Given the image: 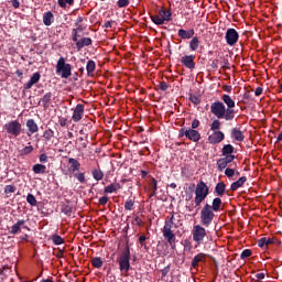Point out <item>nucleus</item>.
<instances>
[{
    "instance_id": "c85d7f7f",
    "label": "nucleus",
    "mask_w": 282,
    "mask_h": 282,
    "mask_svg": "<svg viewBox=\"0 0 282 282\" xmlns=\"http://www.w3.org/2000/svg\"><path fill=\"white\" fill-rule=\"evenodd\" d=\"M224 138H226L224 132H221V131H214V133H213V142H214V144H219V142H221L224 140Z\"/></svg>"
},
{
    "instance_id": "7ed1b4c3",
    "label": "nucleus",
    "mask_w": 282,
    "mask_h": 282,
    "mask_svg": "<svg viewBox=\"0 0 282 282\" xmlns=\"http://www.w3.org/2000/svg\"><path fill=\"white\" fill-rule=\"evenodd\" d=\"M131 253L129 251V248H126L121 254L118 258V263H119V270L127 276L129 274V270H131Z\"/></svg>"
},
{
    "instance_id": "680f3d73",
    "label": "nucleus",
    "mask_w": 282,
    "mask_h": 282,
    "mask_svg": "<svg viewBox=\"0 0 282 282\" xmlns=\"http://www.w3.org/2000/svg\"><path fill=\"white\" fill-rule=\"evenodd\" d=\"M197 127H199V120L194 119L192 122V129L195 130V129H197Z\"/></svg>"
},
{
    "instance_id": "423d86ee",
    "label": "nucleus",
    "mask_w": 282,
    "mask_h": 282,
    "mask_svg": "<svg viewBox=\"0 0 282 282\" xmlns=\"http://www.w3.org/2000/svg\"><path fill=\"white\" fill-rule=\"evenodd\" d=\"M4 129L9 135L18 138V135H21L22 126L21 122H19V120H13L6 123Z\"/></svg>"
},
{
    "instance_id": "4c0bfd02",
    "label": "nucleus",
    "mask_w": 282,
    "mask_h": 282,
    "mask_svg": "<svg viewBox=\"0 0 282 282\" xmlns=\"http://www.w3.org/2000/svg\"><path fill=\"white\" fill-rule=\"evenodd\" d=\"M202 261H204V254L195 256L192 262V268H197Z\"/></svg>"
},
{
    "instance_id": "603ef678",
    "label": "nucleus",
    "mask_w": 282,
    "mask_h": 282,
    "mask_svg": "<svg viewBox=\"0 0 282 282\" xmlns=\"http://www.w3.org/2000/svg\"><path fill=\"white\" fill-rule=\"evenodd\" d=\"M129 0H118L117 6L118 8H127L129 6Z\"/></svg>"
},
{
    "instance_id": "338daca9",
    "label": "nucleus",
    "mask_w": 282,
    "mask_h": 282,
    "mask_svg": "<svg viewBox=\"0 0 282 282\" xmlns=\"http://www.w3.org/2000/svg\"><path fill=\"white\" fill-rule=\"evenodd\" d=\"M144 241H147V236H140L139 242L141 246H144Z\"/></svg>"
},
{
    "instance_id": "c756f323",
    "label": "nucleus",
    "mask_w": 282,
    "mask_h": 282,
    "mask_svg": "<svg viewBox=\"0 0 282 282\" xmlns=\"http://www.w3.org/2000/svg\"><path fill=\"white\" fill-rule=\"evenodd\" d=\"M41 102L43 105V107L45 109H47V107H50V102H52V93H46L42 99H41Z\"/></svg>"
},
{
    "instance_id": "f704fd0d",
    "label": "nucleus",
    "mask_w": 282,
    "mask_h": 282,
    "mask_svg": "<svg viewBox=\"0 0 282 282\" xmlns=\"http://www.w3.org/2000/svg\"><path fill=\"white\" fill-rule=\"evenodd\" d=\"M93 177L97 182H100V180H102V177H105V173H102L100 169L94 170L93 171Z\"/></svg>"
},
{
    "instance_id": "a878e982",
    "label": "nucleus",
    "mask_w": 282,
    "mask_h": 282,
    "mask_svg": "<svg viewBox=\"0 0 282 282\" xmlns=\"http://www.w3.org/2000/svg\"><path fill=\"white\" fill-rule=\"evenodd\" d=\"M173 13H171L170 10H166L164 8H161L159 10V17L162 18L163 21H171V17H172Z\"/></svg>"
},
{
    "instance_id": "a19ab883",
    "label": "nucleus",
    "mask_w": 282,
    "mask_h": 282,
    "mask_svg": "<svg viewBox=\"0 0 282 282\" xmlns=\"http://www.w3.org/2000/svg\"><path fill=\"white\" fill-rule=\"evenodd\" d=\"M91 265H94L97 269H100L102 267V259L100 257L94 258L91 260Z\"/></svg>"
},
{
    "instance_id": "79ce46f5",
    "label": "nucleus",
    "mask_w": 282,
    "mask_h": 282,
    "mask_svg": "<svg viewBox=\"0 0 282 282\" xmlns=\"http://www.w3.org/2000/svg\"><path fill=\"white\" fill-rule=\"evenodd\" d=\"M59 8H67V6H74V0H58Z\"/></svg>"
},
{
    "instance_id": "774afa93",
    "label": "nucleus",
    "mask_w": 282,
    "mask_h": 282,
    "mask_svg": "<svg viewBox=\"0 0 282 282\" xmlns=\"http://www.w3.org/2000/svg\"><path fill=\"white\" fill-rule=\"evenodd\" d=\"M256 278L259 279V281L265 279V273H257Z\"/></svg>"
},
{
    "instance_id": "f3484780",
    "label": "nucleus",
    "mask_w": 282,
    "mask_h": 282,
    "mask_svg": "<svg viewBox=\"0 0 282 282\" xmlns=\"http://www.w3.org/2000/svg\"><path fill=\"white\" fill-rule=\"evenodd\" d=\"M39 80H41V73H34L31 79L26 83L25 89H32V87H34Z\"/></svg>"
},
{
    "instance_id": "412c9836",
    "label": "nucleus",
    "mask_w": 282,
    "mask_h": 282,
    "mask_svg": "<svg viewBox=\"0 0 282 282\" xmlns=\"http://www.w3.org/2000/svg\"><path fill=\"white\" fill-rule=\"evenodd\" d=\"M43 23L46 26H50L52 23H54V14L51 11H47L43 14Z\"/></svg>"
},
{
    "instance_id": "6ab92c4d",
    "label": "nucleus",
    "mask_w": 282,
    "mask_h": 282,
    "mask_svg": "<svg viewBox=\"0 0 282 282\" xmlns=\"http://www.w3.org/2000/svg\"><path fill=\"white\" fill-rule=\"evenodd\" d=\"M89 45H91V39L90 37H84V39L77 41V43H76V47L79 52H80V50H83V47H87Z\"/></svg>"
},
{
    "instance_id": "2eb2a0df",
    "label": "nucleus",
    "mask_w": 282,
    "mask_h": 282,
    "mask_svg": "<svg viewBox=\"0 0 282 282\" xmlns=\"http://www.w3.org/2000/svg\"><path fill=\"white\" fill-rule=\"evenodd\" d=\"M120 188H122V185H120V183H111L110 185H108L104 188V193L106 195H109L111 193H118V191H120Z\"/></svg>"
},
{
    "instance_id": "f257e3e1",
    "label": "nucleus",
    "mask_w": 282,
    "mask_h": 282,
    "mask_svg": "<svg viewBox=\"0 0 282 282\" xmlns=\"http://www.w3.org/2000/svg\"><path fill=\"white\" fill-rule=\"evenodd\" d=\"M182 226V221L180 220V216H175L174 213H171L166 218L164 226L162 228V234L164 239H166L170 246L175 243V230Z\"/></svg>"
},
{
    "instance_id": "72a5a7b5",
    "label": "nucleus",
    "mask_w": 282,
    "mask_h": 282,
    "mask_svg": "<svg viewBox=\"0 0 282 282\" xmlns=\"http://www.w3.org/2000/svg\"><path fill=\"white\" fill-rule=\"evenodd\" d=\"M232 153H235V147L230 145V144H226L223 148V155H232Z\"/></svg>"
},
{
    "instance_id": "bb28decb",
    "label": "nucleus",
    "mask_w": 282,
    "mask_h": 282,
    "mask_svg": "<svg viewBox=\"0 0 282 282\" xmlns=\"http://www.w3.org/2000/svg\"><path fill=\"white\" fill-rule=\"evenodd\" d=\"M213 210L215 213L224 210V203H221V198L217 197L213 199Z\"/></svg>"
},
{
    "instance_id": "aec40b11",
    "label": "nucleus",
    "mask_w": 282,
    "mask_h": 282,
    "mask_svg": "<svg viewBox=\"0 0 282 282\" xmlns=\"http://www.w3.org/2000/svg\"><path fill=\"white\" fill-rule=\"evenodd\" d=\"M68 164L70 173H76V171H80V162L76 159H68Z\"/></svg>"
},
{
    "instance_id": "864d4df0",
    "label": "nucleus",
    "mask_w": 282,
    "mask_h": 282,
    "mask_svg": "<svg viewBox=\"0 0 282 282\" xmlns=\"http://www.w3.org/2000/svg\"><path fill=\"white\" fill-rule=\"evenodd\" d=\"M241 259H248V257H252V251L250 249H246L241 253Z\"/></svg>"
},
{
    "instance_id": "9d476101",
    "label": "nucleus",
    "mask_w": 282,
    "mask_h": 282,
    "mask_svg": "<svg viewBox=\"0 0 282 282\" xmlns=\"http://www.w3.org/2000/svg\"><path fill=\"white\" fill-rule=\"evenodd\" d=\"M226 43L227 45H230V47L237 45L239 43V32L235 29H228L225 34Z\"/></svg>"
},
{
    "instance_id": "0e129e2a",
    "label": "nucleus",
    "mask_w": 282,
    "mask_h": 282,
    "mask_svg": "<svg viewBox=\"0 0 282 282\" xmlns=\"http://www.w3.org/2000/svg\"><path fill=\"white\" fill-rule=\"evenodd\" d=\"M40 162H43V163L47 162V154H41Z\"/></svg>"
},
{
    "instance_id": "39448f33",
    "label": "nucleus",
    "mask_w": 282,
    "mask_h": 282,
    "mask_svg": "<svg viewBox=\"0 0 282 282\" xmlns=\"http://www.w3.org/2000/svg\"><path fill=\"white\" fill-rule=\"evenodd\" d=\"M195 195V204L196 206H199V204H202V202H204V199H206L208 196V186L205 185L204 182L198 183L196 186Z\"/></svg>"
},
{
    "instance_id": "c9c22d12",
    "label": "nucleus",
    "mask_w": 282,
    "mask_h": 282,
    "mask_svg": "<svg viewBox=\"0 0 282 282\" xmlns=\"http://www.w3.org/2000/svg\"><path fill=\"white\" fill-rule=\"evenodd\" d=\"M52 241L55 246H63V243H65V239H63V237H61L58 235H53Z\"/></svg>"
},
{
    "instance_id": "bf43d9fd",
    "label": "nucleus",
    "mask_w": 282,
    "mask_h": 282,
    "mask_svg": "<svg viewBox=\"0 0 282 282\" xmlns=\"http://www.w3.org/2000/svg\"><path fill=\"white\" fill-rule=\"evenodd\" d=\"M159 89H161V91H166V89H169V85L165 82H161L159 84Z\"/></svg>"
},
{
    "instance_id": "2f4dec72",
    "label": "nucleus",
    "mask_w": 282,
    "mask_h": 282,
    "mask_svg": "<svg viewBox=\"0 0 282 282\" xmlns=\"http://www.w3.org/2000/svg\"><path fill=\"white\" fill-rule=\"evenodd\" d=\"M271 243H274V241L272 240V238H261V239L258 241L259 248H263L264 246H271Z\"/></svg>"
},
{
    "instance_id": "1a4fd4ad",
    "label": "nucleus",
    "mask_w": 282,
    "mask_h": 282,
    "mask_svg": "<svg viewBox=\"0 0 282 282\" xmlns=\"http://www.w3.org/2000/svg\"><path fill=\"white\" fill-rule=\"evenodd\" d=\"M193 241L196 243H202L206 237V229L200 225H196L192 229Z\"/></svg>"
},
{
    "instance_id": "4d7b16f0",
    "label": "nucleus",
    "mask_w": 282,
    "mask_h": 282,
    "mask_svg": "<svg viewBox=\"0 0 282 282\" xmlns=\"http://www.w3.org/2000/svg\"><path fill=\"white\" fill-rule=\"evenodd\" d=\"M58 124H59L61 127H67V118L61 117V118L58 119Z\"/></svg>"
},
{
    "instance_id": "3c124183",
    "label": "nucleus",
    "mask_w": 282,
    "mask_h": 282,
    "mask_svg": "<svg viewBox=\"0 0 282 282\" xmlns=\"http://www.w3.org/2000/svg\"><path fill=\"white\" fill-rule=\"evenodd\" d=\"M44 138L45 140H52V138H54V131H52V129H48L44 132Z\"/></svg>"
},
{
    "instance_id": "5701e85b",
    "label": "nucleus",
    "mask_w": 282,
    "mask_h": 282,
    "mask_svg": "<svg viewBox=\"0 0 282 282\" xmlns=\"http://www.w3.org/2000/svg\"><path fill=\"white\" fill-rule=\"evenodd\" d=\"M221 100L227 106V109H235V100H232V97H230V95H223Z\"/></svg>"
},
{
    "instance_id": "58836bf2",
    "label": "nucleus",
    "mask_w": 282,
    "mask_h": 282,
    "mask_svg": "<svg viewBox=\"0 0 282 282\" xmlns=\"http://www.w3.org/2000/svg\"><path fill=\"white\" fill-rule=\"evenodd\" d=\"M45 171H46V167L43 164L37 163L33 166V172L36 174H41V173L43 174V173H45Z\"/></svg>"
},
{
    "instance_id": "49530a36",
    "label": "nucleus",
    "mask_w": 282,
    "mask_h": 282,
    "mask_svg": "<svg viewBox=\"0 0 282 282\" xmlns=\"http://www.w3.org/2000/svg\"><path fill=\"white\" fill-rule=\"evenodd\" d=\"M135 202H133V199H128L124 203V208L126 210H133V206H134Z\"/></svg>"
},
{
    "instance_id": "6e6552de",
    "label": "nucleus",
    "mask_w": 282,
    "mask_h": 282,
    "mask_svg": "<svg viewBox=\"0 0 282 282\" xmlns=\"http://www.w3.org/2000/svg\"><path fill=\"white\" fill-rule=\"evenodd\" d=\"M184 135L188 140H192V142H199V140L202 139V134H199V131L193 130V129H184V128H182L180 130V138H184Z\"/></svg>"
},
{
    "instance_id": "ea45409f",
    "label": "nucleus",
    "mask_w": 282,
    "mask_h": 282,
    "mask_svg": "<svg viewBox=\"0 0 282 282\" xmlns=\"http://www.w3.org/2000/svg\"><path fill=\"white\" fill-rule=\"evenodd\" d=\"M189 102H193V105H199V102H202V96L191 94Z\"/></svg>"
},
{
    "instance_id": "0eeeda50",
    "label": "nucleus",
    "mask_w": 282,
    "mask_h": 282,
    "mask_svg": "<svg viewBox=\"0 0 282 282\" xmlns=\"http://www.w3.org/2000/svg\"><path fill=\"white\" fill-rule=\"evenodd\" d=\"M200 221L203 226L213 224V206L206 204L200 210Z\"/></svg>"
},
{
    "instance_id": "9b49d317",
    "label": "nucleus",
    "mask_w": 282,
    "mask_h": 282,
    "mask_svg": "<svg viewBox=\"0 0 282 282\" xmlns=\"http://www.w3.org/2000/svg\"><path fill=\"white\" fill-rule=\"evenodd\" d=\"M83 116H85V106L82 104H78L73 110V116H72L73 122H80V120H83Z\"/></svg>"
},
{
    "instance_id": "de8ad7c7",
    "label": "nucleus",
    "mask_w": 282,
    "mask_h": 282,
    "mask_svg": "<svg viewBox=\"0 0 282 282\" xmlns=\"http://www.w3.org/2000/svg\"><path fill=\"white\" fill-rule=\"evenodd\" d=\"M75 177L78 180L80 184H85L87 182V180L85 178V173L83 172L75 174Z\"/></svg>"
},
{
    "instance_id": "f03ea898",
    "label": "nucleus",
    "mask_w": 282,
    "mask_h": 282,
    "mask_svg": "<svg viewBox=\"0 0 282 282\" xmlns=\"http://www.w3.org/2000/svg\"><path fill=\"white\" fill-rule=\"evenodd\" d=\"M213 115L216 116L218 120H235V109H226V105L221 101L213 104Z\"/></svg>"
},
{
    "instance_id": "6e6d98bb",
    "label": "nucleus",
    "mask_w": 282,
    "mask_h": 282,
    "mask_svg": "<svg viewBox=\"0 0 282 282\" xmlns=\"http://www.w3.org/2000/svg\"><path fill=\"white\" fill-rule=\"evenodd\" d=\"M78 30H80V28L73 30V41L75 43H78Z\"/></svg>"
},
{
    "instance_id": "c03bdc74",
    "label": "nucleus",
    "mask_w": 282,
    "mask_h": 282,
    "mask_svg": "<svg viewBox=\"0 0 282 282\" xmlns=\"http://www.w3.org/2000/svg\"><path fill=\"white\" fill-rule=\"evenodd\" d=\"M62 213H64V215H67L68 217L72 216V206L63 205L62 206Z\"/></svg>"
},
{
    "instance_id": "4468645a",
    "label": "nucleus",
    "mask_w": 282,
    "mask_h": 282,
    "mask_svg": "<svg viewBox=\"0 0 282 282\" xmlns=\"http://www.w3.org/2000/svg\"><path fill=\"white\" fill-rule=\"evenodd\" d=\"M231 138L234 140H237V142H243V140H246V135H243V131H241L239 128H234L231 130Z\"/></svg>"
},
{
    "instance_id": "37998d69",
    "label": "nucleus",
    "mask_w": 282,
    "mask_h": 282,
    "mask_svg": "<svg viewBox=\"0 0 282 282\" xmlns=\"http://www.w3.org/2000/svg\"><path fill=\"white\" fill-rule=\"evenodd\" d=\"M26 202H28V204H30V206H36V204H37L36 197H34L33 194H28Z\"/></svg>"
},
{
    "instance_id": "dca6fc26",
    "label": "nucleus",
    "mask_w": 282,
    "mask_h": 282,
    "mask_svg": "<svg viewBox=\"0 0 282 282\" xmlns=\"http://www.w3.org/2000/svg\"><path fill=\"white\" fill-rule=\"evenodd\" d=\"M26 127L29 129L28 135H32V133L39 132V124H36V121H34V119H29L26 121Z\"/></svg>"
},
{
    "instance_id": "a18cd8bd",
    "label": "nucleus",
    "mask_w": 282,
    "mask_h": 282,
    "mask_svg": "<svg viewBox=\"0 0 282 282\" xmlns=\"http://www.w3.org/2000/svg\"><path fill=\"white\" fill-rule=\"evenodd\" d=\"M34 151V147L28 145L21 151V155H30Z\"/></svg>"
},
{
    "instance_id": "20e7f679",
    "label": "nucleus",
    "mask_w": 282,
    "mask_h": 282,
    "mask_svg": "<svg viewBox=\"0 0 282 282\" xmlns=\"http://www.w3.org/2000/svg\"><path fill=\"white\" fill-rule=\"evenodd\" d=\"M56 74H61L62 78L72 76V64L65 62V57H59L56 64Z\"/></svg>"
},
{
    "instance_id": "b1692460",
    "label": "nucleus",
    "mask_w": 282,
    "mask_h": 282,
    "mask_svg": "<svg viewBox=\"0 0 282 282\" xmlns=\"http://www.w3.org/2000/svg\"><path fill=\"white\" fill-rule=\"evenodd\" d=\"M248 182V178L246 176L240 177L238 181L234 182L231 184V191H237V188H241Z\"/></svg>"
},
{
    "instance_id": "f8f14e48",
    "label": "nucleus",
    "mask_w": 282,
    "mask_h": 282,
    "mask_svg": "<svg viewBox=\"0 0 282 282\" xmlns=\"http://www.w3.org/2000/svg\"><path fill=\"white\" fill-rule=\"evenodd\" d=\"M181 63L187 67V69H195V56L185 55L181 58Z\"/></svg>"
},
{
    "instance_id": "13d9d810",
    "label": "nucleus",
    "mask_w": 282,
    "mask_h": 282,
    "mask_svg": "<svg viewBox=\"0 0 282 282\" xmlns=\"http://www.w3.org/2000/svg\"><path fill=\"white\" fill-rule=\"evenodd\" d=\"M109 202V197H107V196H104V197H100L99 198V204L101 205V206H107V203Z\"/></svg>"
},
{
    "instance_id": "a211bd4d",
    "label": "nucleus",
    "mask_w": 282,
    "mask_h": 282,
    "mask_svg": "<svg viewBox=\"0 0 282 282\" xmlns=\"http://www.w3.org/2000/svg\"><path fill=\"white\" fill-rule=\"evenodd\" d=\"M178 36L180 39H193V36H195V30L191 29L188 31L184 30V29H180L178 30Z\"/></svg>"
},
{
    "instance_id": "ddd939ff",
    "label": "nucleus",
    "mask_w": 282,
    "mask_h": 282,
    "mask_svg": "<svg viewBox=\"0 0 282 282\" xmlns=\"http://www.w3.org/2000/svg\"><path fill=\"white\" fill-rule=\"evenodd\" d=\"M232 160H235V155H227L226 158L220 159L217 162L218 171L226 169L228 166V164H230V162H232Z\"/></svg>"
},
{
    "instance_id": "4be33fe9",
    "label": "nucleus",
    "mask_w": 282,
    "mask_h": 282,
    "mask_svg": "<svg viewBox=\"0 0 282 282\" xmlns=\"http://www.w3.org/2000/svg\"><path fill=\"white\" fill-rule=\"evenodd\" d=\"M215 193L218 197H224L226 195V184L224 182H220L215 187Z\"/></svg>"
},
{
    "instance_id": "69168bd1",
    "label": "nucleus",
    "mask_w": 282,
    "mask_h": 282,
    "mask_svg": "<svg viewBox=\"0 0 282 282\" xmlns=\"http://www.w3.org/2000/svg\"><path fill=\"white\" fill-rule=\"evenodd\" d=\"M11 3L15 9L19 8V6H21V2H19V0H11Z\"/></svg>"
},
{
    "instance_id": "7c9ffc66",
    "label": "nucleus",
    "mask_w": 282,
    "mask_h": 282,
    "mask_svg": "<svg viewBox=\"0 0 282 282\" xmlns=\"http://www.w3.org/2000/svg\"><path fill=\"white\" fill-rule=\"evenodd\" d=\"M23 225H25V220H18L17 224L11 227V235H17Z\"/></svg>"
},
{
    "instance_id": "09e8293b",
    "label": "nucleus",
    "mask_w": 282,
    "mask_h": 282,
    "mask_svg": "<svg viewBox=\"0 0 282 282\" xmlns=\"http://www.w3.org/2000/svg\"><path fill=\"white\" fill-rule=\"evenodd\" d=\"M14 191H17V187H14V185H7L4 187L6 195H10V193H14Z\"/></svg>"
},
{
    "instance_id": "e2e57ef3",
    "label": "nucleus",
    "mask_w": 282,
    "mask_h": 282,
    "mask_svg": "<svg viewBox=\"0 0 282 282\" xmlns=\"http://www.w3.org/2000/svg\"><path fill=\"white\" fill-rule=\"evenodd\" d=\"M261 94H263V88H261V87L256 88L254 95L256 96H261Z\"/></svg>"
},
{
    "instance_id": "cd10ccee",
    "label": "nucleus",
    "mask_w": 282,
    "mask_h": 282,
    "mask_svg": "<svg viewBox=\"0 0 282 282\" xmlns=\"http://www.w3.org/2000/svg\"><path fill=\"white\" fill-rule=\"evenodd\" d=\"M87 76H94V72H96V62L89 59L86 65Z\"/></svg>"
},
{
    "instance_id": "393cba45",
    "label": "nucleus",
    "mask_w": 282,
    "mask_h": 282,
    "mask_svg": "<svg viewBox=\"0 0 282 282\" xmlns=\"http://www.w3.org/2000/svg\"><path fill=\"white\" fill-rule=\"evenodd\" d=\"M149 191L151 192L150 197H154L158 194V181L155 178L149 182Z\"/></svg>"
},
{
    "instance_id": "473e14b6",
    "label": "nucleus",
    "mask_w": 282,
    "mask_h": 282,
    "mask_svg": "<svg viewBox=\"0 0 282 282\" xmlns=\"http://www.w3.org/2000/svg\"><path fill=\"white\" fill-rule=\"evenodd\" d=\"M189 48L192 52H195L196 50L199 48V39L198 37H193L189 42Z\"/></svg>"
},
{
    "instance_id": "e433bc0d",
    "label": "nucleus",
    "mask_w": 282,
    "mask_h": 282,
    "mask_svg": "<svg viewBox=\"0 0 282 282\" xmlns=\"http://www.w3.org/2000/svg\"><path fill=\"white\" fill-rule=\"evenodd\" d=\"M151 21H153L155 25H164V20L161 18L160 13L151 15Z\"/></svg>"
},
{
    "instance_id": "8fccbe9b",
    "label": "nucleus",
    "mask_w": 282,
    "mask_h": 282,
    "mask_svg": "<svg viewBox=\"0 0 282 282\" xmlns=\"http://www.w3.org/2000/svg\"><path fill=\"white\" fill-rule=\"evenodd\" d=\"M225 175H226L227 177H235V169H232V167H227V169L225 170Z\"/></svg>"
},
{
    "instance_id": "5fc2aeb1",
    "label": "nucleus",
    "mask_w": 282,
    "mask_h": 282,
    "mask_svg": "<svg viewBox=\"0 0 282 282\" xmlns=\"http://www.w3.org/2000/svg\"><path fill=\"white\" fill-rule=\"evenodd\" d=\"M220 127H221V121H219V120L213 121V130L214 131H217V129H220Z\"/></svg>"
},
{
    "instance_id": "052dcab7",
    "label": "nucleus",
    "mask_w": 282,
    "mask_h": 282,
    "mask_svg": "<svg viewBox=\"0 0 282 282\" xmlns=\"http://www.w3.org/2000/svg\"><path fill=\"white\" fill-rule=\"evenodd\" d=\"M133 224H134V226H143V221H142V218H140V217H135L134 219H133Z\"/></svg>"
}]
</instances>
